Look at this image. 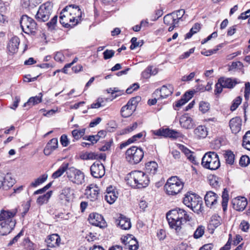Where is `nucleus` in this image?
I'll return each instance as SVG.
<instances>
[{
	"label": "nucleus",
	"instance_id": "20",
	"mask_svg": "<svg viewBox=\"0 0 250 250\" xmlns=\"http://www.w3.org/2000/svg\"><path fill=\"white\" fill-rule=\"evenodd\" d=\"M17 209H15L12 210H1L0 212V221H4L6 223H9L10 221H15L13 218L17 213Z\"/></svg>",
	"mask_w": 250,
	"mask_h": 250
},
{
	"label": "nucleus",
	"instance_id": "19",
	"mask_svg": "<svg viewBox=\"0 0 250 250\" xmlns=\"http://www.w3.org/2000/svg\"><path fill=\"white\" fill-rule=\"evenodd\" d=\"M229 125L232 132L236 134L241 130L242 119L239 117L233 118L229 121Z\"/></svg>",
	"mask_w": 250,
	"mask_h": 250
},
{
	"label": "nucleus",
	"instance_id": "23",
	"mask_svg": "<svg viewBox=\"0 0 250 250\" xmlns=\"http://www.w3.org/2000/svg\"><path fill=\"white\" fill-rule=\"evenodd\" d=\"M61 238L57 234H52L49 235L45 240L48 247L55 248L59 246Z\"/></svg>",
	"mask_w": 250,
	"mask_h": 250
},
{
	"label": "nucleus",
	"instance_id": "43",
	"mask_svg": "<svg viewBox=\"0 0 250 250\" xmlns=\"http://www.w3.org/2000/svg\"><path fill=\"white\" fill-rule=\"evenodd\" d=\"M15 180L12 176V174L7 173L6 175H4V184L7 183V186L11 187L15 184Z\"/></svg>",
	"mask_w": 250,
	"mask_h": 250
},
{
	"label": "nucleus",
	"instance_id": "64",
	"mask_svg": "<svg viewBox=\"0 0 250 250\" xmlns=\"http://www.w3.org/2000/svg\"><path fill=\"white\" fill-rule=\"evenodd\" d=\"M60 142L63 146H66L68 145L69 141L65 135H62L60 138Z\"/></svg>",
	"mask_w": 250,
	"mask_h": 250
},
{
	"label": "nucleus",
	"instance_id": "18",
	"mask_svg": "<svg viewBox=\"0 0 250 250\" xmlns=\"http://www.w3.org/2000/svg\"><path fill=\"white\" fill-rule=\"evenodd\" d=\"M15 221H10L9 223L3 222L0 224V235H5L9 233L14 228Z\"/></svg>",
	"mask_w": 250,
	"mask_h": 250
},
{
	"label": "nucleus",
	"instance_id": "44",
	"mask_svg": "<svg viewBox=\"0 0 250 250\" xmlns=\"http://www.w3.org/2000/svg\"><path fill=\"white\" fill-rule=\"evenodd\" d=\"M205 232V227L202 225H200L198 227L195 231L193 237L195 239H198L201 237Z\"/></svg>",
	"mask_w": 250,
	"mask_h": 250
},
{
	"label": "nucleus",
	"instance_id": "15",
	"mask_svg": "<svg viewBox=\"0 0 250 250\" xmlns=\"http://www.w3.org/2000/svg\"><path fill=\"white\" fill-rule=\"evenodd\" d=\"M173 88L171 85L169 84L168 86L163 85L160 90L158 89H156L153 95L154 96L160 95V97L158 98V100L163 99L167 98L170 95L173 93Z\"/></svg>",
	"mask_w": 250,
	"mask_h": 250
},
{
	"label": "nucleus",
	"instance_id": "29",
	"mask_svg": "<svg viewBox=\"0 0 250 250\" xmlns=\"http://www.w3.org/2000/svg\"><path fill=\"white\" fill-rule=\"evenodd\" d=\"M42 93H40L39 96L30 97L28 101L24 104L23 106H28L29 107H30L41 103L42 101Z\"/></svg>",
	"mask_w": 250,
	"mask_h": 250
},
{
	"label": "nucleus",
	"instance_id": "51",
	"mask_svg": "<svg viewBox=\"0 0 250 250\" xmlns=\"http://www.w3.org/2000/svg\"><path fill=\"white\" fill-rule=\"evenodd\" d=\"M250 163V159L247 155L241 156L239 161V164L241 166L245 167Z\"/></svg>",
	"mask_w": 250,
	"mask_h": 250
},
{
	"label": "nucleus",
	"instance_id": "38",
	"mask_svg": "<svg viewBox=\"0 0 250 250\" xmlns=\"http://www.w3.org/2000/svg\"><path fill=\"white\" fill-rule=\"evenodd\" d=\"M224 157L227 164L230 165L233 164L235 159V155L233 152L229 150L226 151L224 153Z\"/></svg>",
	"mask_w": 250,
	"mask_h": 250
},
{
	"label": "nucleus",
	"instance_id": "21",
	"mask_svg": "<svg viewBox=\"0 0 250 250\" xmlns=\"http://www.w3.org/2000/svg\"><path fill=\"white\" fill-rule=\"evenodd\" d=\"M180 124L183 128L187 129H191L194 126L192 118L188 116L187 114H185L181 117Z\"/></svg>",
	"mask_w": 250,
	"mask_h": 250
},
{
	"label": "nucleus",
	"instance_id": "7",
	"mask_svg": "<svg viewBox=\"0 0 250 250\" xmlns=\"http://www.w3.org/2000/svg\"><path fill=\"white\" fill-rule=\"evenodd\" d=\"M52 8V5L49 2H45L41 5L35 16L36 19L39 22L47 21L51 15Z\"/></svg>",
	"mask_w": 250,
	"mask_h": 250
},
{
	"label": "nucleus",
	"instance_id": "57",
	"mask_svg": "<svg viewBox=\"0 0 250 250\" xmlns=\"http://www.w3.org/2000/svg\"><path fill=\"white\" fill-rule=\"evenodd\" d=\"M57 16H55L49 22L46 23L47 26L50 29L53 30L55 28V25L57 23Z\"/></svg>",
	"mask_w": 250,
	"mask_h": 250
},
{
	"label": "nucleus",
	"instance_id": "6",
	"mask_svg": "<svg viewBox=\"0 0 250 250\" xmlns=\"http://www.w3.org/2000/svg\"><path fill=\"white\" fill-rule=\"evenodd\" d=\"M66 174L69 181L74 184L82 185L85 181L83 172L74 167H69L66 171Z\"/></svg>",
	"mask_w": 250,
	"mask_h": 250
},
{
	"label": "nucleus",
	"instance_id": "54",
	"mask_svg": "<svg viewBox=\"0 0 250 250\" xmlns=\"http://www.w3.org/2000/svg\"><path fill=\"white\" fill-rule=\"evenodd\" d=\"M127 246L128 247L130 250H136L138 249V242L133 236H132L131 241H130V243H128Z\"/></svg>",
	"mask_w": 250,
	"mask_h": 250
},
{
	"label": "nucleus",
	"instance_id": "46",
	"mask_svg": "<svg viewBox=\"0 0 250 250\" xmlns=\"http://www.w3.org/2000/svg\"><path fill=\"white\" fill-rule=\"evenodd\" d=\"M85 130V128L80 130L74 129L72 131V134L75 139L78 140L84 135Z\"/></svg>",
	"mask_w": 250,
	"mask_h": 250
},
{
	"label": "nucleus",
	"instance_id": "32",
	"mask_svg": "<svg viewBox=\"0 0 250 250\" xmlns=\"http://www.w3.org/2000/svg\"><path fill=\"white\" fill-rule=\"evenodd\" d=\"M133 108L134 107H131V106L127 104L121 108V112L122 116L125 118L129 117L135 110Z\"/></svg>",
	"mask_w": 250,
	"mask_h": 250
},
{
	"label": "nucleus",
	"instance_id": "28",
	"mask_svg": "<svg viewBox=\"0 0 250 250\" xmlns=\"http://www.w3.org/2000/svg\"><path fill=\"white\" fill-rule=\"evenodd\" d=\"M118 220V224L122 229L127 230L131 228V224L130 219L126 218L125 216L121 215Z\"/></svg>",
	"mask_w": 250,
	"mask_h": 250
},
{
	"label": "nucleus",
	"instance_id": "34",
	"mask_svg": "<svg viewBox=\"0 0 250 250\" xmlns=\"http://www.w3.org/2000/svg\"><path fill=\"white\" fill-rule=\"evenodd\" d=\"M67 13L62 12L61 13L60 17V23L65 27H68L70 26H72V23H70L69 21V19Z\"/></svg>",
	"mask_w": 250,
	"mask_h": 250
},
{
	"label": "nucleus",
	"instance_id": "49",
	"mask_svg": "<svg viewBox=\"0 0 250 250\" xmlns=\"http://www.w3.org/2000/svg\"><path fill=\"white\" fill-rule=\"evenodd\" d=\"M222 46H223L222 44H220L216 46V48L213 49L205 51H202L201 52V54L206 56H210L213 54L216 53V52L218 50H219L220 48L222 47Z\"/></svg>",
	"mask_w": 250,
	"mask_h": 250
},
{
	"label": "nucleus",
	"instance_id": "37",
	"mask_svg": "<svg viewBox=\"0 0 250 250\" xmlns=\"http://www.w3.org/2000/svg\"><path fill=\"white\" fill-rule=\"evenodd\" d=\"M52 194V191H48L46 194L40 196L37 200V203L39 205H42L44 203H46L48 201Z\"/></svg>",
	"mask_w": 250,
	"mask_h": 250
},
{
	"label": "nucleus",
	"instance_id": "60",
	"mask_svg": "<svg viewBox=\"0 0 250 250\" xmlns=\"http://www.w3.org/2000/svg\"><path fill=\"white\" fill-rule=\"evenodd\" d=\"M23 230H21V231L16 235L15 236L12 240H11L9 243H8V246H12V245L15 244L16 243H17L19 238L23 236Z\"/></svg>",
	"mask_w": 250,
	"mask_h": 250
},
{
	"label": "nucleus",
	"instance_id": "58",
	"mask_svg": "<svg viewBox=\"0 0 250 250\" xmlns=\"http://www.w3.org/2000/svg\"><path fill=\"white\" fill-rule=\"evenodd\" d=\"M240 229L244 232H247L250 228V224L248 222L243 220L239 226Z\"/></svg>",
	"mask_w": 250,
	"mask_h": 250
},
{
	"label": "nucleus",
	"instance_id": "52",
	"mask_svg": "<svg viewBox=\"0 0 250 250\" xmlns=\"http://www.w3.org/2000/svg\"><path fill=\"white\" fill-rule=\"evenodd\" d=\"M224 88L222 83L221 80L219 78L218 80L217 83L215 84V89L214 90V93L215 95L220 94L223 90V88Z\"/></svg>",
	"mask_w": 250,
	"mask_h": 250
},
{
	"label": "nucleus",
	"instance_id": "36",
	"mask_svg": "<svg viewBox=\"0 0 250 250\" xmlns=\"http://www.w3.org/2000/svg\"><path fill=\"white\" fill-rule=\"evenodd\" d=\"M175 13L173 12L171 14H167L164 17V22L165 24L169 25L172 24L176 23L177 21H178L175 18Z\"/></svg>",
	"mask_w": 250,
	"mask_h": 250
},
{
	"label": "nucleus",
	"instance_id": "41",
	"mask_svg": "<svg viewBox=\"0 0 250 250\" xmlns=\"http://www.w3.org/2000/svg\"><path fill=\"white\" fill-rule=\"evenodd\" d=\"M48 177L47 174H44L42 175L41 177L38 178L37 179L35 180L34 182H32L30 184L31 187H36L39 185L42 184L44 181H45Z\"/></svg>",
	"mask_w": 250,
	"mask_h": 250
},
{
	"label": "nucleus",
	"instance_id": "9",
	"mask_svg": "<svg viewBox=\"0 0 250 250\" xmlns=\"http://www.w3.org/2000/svg\"><path fill=\"white\" fill-rule=\"evenodd\" d=\"M127 160L132 164H138L141 161V147L132 146L125 153Z\"/></svg>",
	"mask_w": 250,
	"mask_h": 250
},
{
	"label": "nucleus",
	"instance_id": "42",
	"mask_svg": "<svg viewBox=\"0 0 250 250\" xmlns=\"http://www.w3.org/2000/svg\"><path fill=\"white\" fill-rule=\"evenodd\" d=\"M117 198L116 192L110 193H106L104 195V199L110 204H112L115 202Z\"/></svg>",
	"mask_w": 250,
	"mask_h": 250
},
{
	"label": "nucleus",
	"instance_id": "30",
	"mask_svg": "<svg viewBox=\"0 0 250 250\" xmlns=\"http://www.w3.org/2000/svg\"><path fill=\"white\" fill-rule=\"evenodd\" d=\"M68 163H63L59 169L52 174V177L53 179H56L61 177L64 172L67 170H68Z\"/></svg>",
	"mask_w": 250,
	"mask_h": 250
},
{
	"label": "nucleus",
	"instance_id": "53",
	"mask_svg": "<svg viewBox=\"0 0 250 250\" xmlns=\"http://www.w3.org/2000/svg\"><path fill=\"white\" fill-rule=\"evenodd\" d=\"M209 109V104L204 101H202L199 104V110L205 113L207 112Z\"/></svg>",
	"mask_w": 250,
	"mask_h": 250
},
{
	"label": "nucleus",
	"instance_id": "61",
	"mask_svg": "<svg viewBox=\"0 0 250 250\" xmlns=\"http://www.w3.org/2000/svg\"><path fill=\"white\" fill-rule=\"evenodd\" d=\"M83 139L91 142L92 144H94L98 141L97 139L98 137L97 136L95 135H90L88 136H85L83 138Z\"/></svg>",
	"mask_w": 250,
	"mask_h": 250
},
{
	"label": "nucleus",
	"instance_id": "5",
	"mask_svg": "<svg viewBox=\"0 0 250 250\" xmlns=\"http://www.w3.org/2000/svg\"><path fill=\"white\" fill-rule=\"evenodd\" d=\"M63 12L67 13L68 16H70L69 21L72 23V26L77 24L81 20L82 11L77 5H69L65 6L62 9Z\"/></svg>",
	"mask_w": 250,
	"mask_h": 250
},
{
	"label": "nucleus",
	"instance_id": "40",
	"mask_svg": "<svg viewBox=\"0 0 250 250\" xmlns=\"http://www.w3.org/2000/svg\"><path fill=\"white\" fill-rule=\"evenodd\" d=\"M98 155L94 152H85L80 155V158L82 160H94L97 159Z\"/></svg>",
	"mask_w": 250,
	"mask_h": 250
},
{
	"label": "nucleus",
	"instance_id": "31",
	"mask_svg": "<svg viewBox=\"0 0 250 250\" xmlns=\"http://www.w3.org/2000/svg\"><path fill=\"white\" fill-rule=\"evenodd\" d=\"M194 134L198 139L204 138L208 135L207 128L203 125H199L194 130Z\"/></svg>",
	"mask_w": 250,
	"mask_h": 250
},
{
	"label": "nucleus",
	"instance_id": "14",
	"mask_svg": "<svg viewBox=\"0 0 250 250\" xmlns=\"http://www.w3.org/2000/svg\"><path fill=\"white\" fill-rule=\"evenodd\" d=\"M89 223L92 225L104 228L106 226V222L103 217L97 213H92L89 214L88 217Z\"/></svg>",
	"mask_w": 250,
	"mask_h": 250
},
{
	"label": "nucleus",
	"instance_id": "12",
	"mask_svg": "<svg viewBox=\"0 0 250 250\" xmlns=\"http://www.w3.org/2000/svg\"><path fill=\"white\" fill-rule=\"evenodd\" d=\"M91 175L95 178H101L105 174V168L100 162L94 163L90 167Z\"/></svg>",
	"mask_w": 250,
	"mask_h": 250
},
{
	"label": "nucleus",
	"instance_id": "11",
	"mask_svg": "<svg viewBox=\"0 0 250 250\" xmlns=\"http://www.w3.org/2000/svg\"><path fill=\"white\" fill-rule=\"evenodd\" d=\"M153 134L159 136L177 139L181 137L182 134L178 131L169 128H160L153 131Z\"/></svg>",
	"mask_w": 250,
	"mask_h": 250
},
{
	"label": "nucleus",
	"instance_id": "27",
	"mask_svg": "<svg viewBox=\"0 0 250 250\" xmlns=\"http://www.w3.org/2000/svg\"><path fill=\"white\" fill-rule=\"evenodd\" d=\"M158 164L154 161H151L146 164L145 172H142L146 174L154 175L157 171Z\"/></svg>",
	"mask_w": 250,
	"mask_h": 250
},
{
	"label": "nucleus",
	"instance_id": "63",
	"mask_svg": "<svg viewBox=\"0 0 250 250\" xmlns=\"http://www.w3.org/2000/svg\"><path fill=\"white\" fill-rule=\"evenodd\" d=\"M174 12L175 13V18H176L178 21L179 20L182 18L185 13L184 9H180Z\"/></svg>",
	"mask_w": 250,
	"mask_h": 250
},
{
	"label": "nucleus",
	"instance_id": "8",
	"mask_svg": "<svg viewBox=\"0 0 250 250\" xmlns=\"http://www.w3.org/2000/svg\"><path fill=\"white\" fill-rule=\"evenodd\" d=\"M20 24L22 31L26 34L34 33L37 28L35 21L27 15H23L21 17Z\"/></svg>",
	"mask_w": 250,
	"mask_h": 250
},
{
	"label": "nucleus",
	"instance_id": "10",
	"mask_svg": "<svg viewBox=\"0 0 250 250\" xmlns=\"http://www.w3.org/2000/svg\"><path fill=\"white\" fill-rule=\"evenodd\" d=\"M141 171L135 170L130 172L126 177L127 184L134 188H139L141 185Z\"/></svg>",
	"mask_w": 250,
	"mask_h": 250
},
{
	"label": "nucleus",
	"instance_id": "2",
	"mask_svg": "<svg viewBox=\"0 0 250 250\" xmlns=\"http://www.w3.org/2000/svg\"><path fill=\"white\" fill-rule=\"evenodd\" d=\"M202 166L210 170L217 169L220 166L218 155L213 151H209L205 154L202 159Z\"/></svg>",
	"mask_w": 250,
	"mask_h": 250
},
{
	"label": "nucleus",
	"instance_id": "24",
	"mask_svg": "<svg viewBox=\"0 0 250 250\" xmlns=\"http://www.w3.org/2000/svg\"><path fill=\"white\" fill-rule=\"evenodd\" d=\"M58 142L57 138L50 140L46 145L43 152L45 155H49L53 151L58 147Z\"/></svg>",
	"mask_w": 250,
	"mask_h": 250
},
{
	"label": "nucleus",
	"instance_id": "1",
	"mask_svg": "<svg viewBox=\"0 0 250 250\" xmlns=\"http://www.w3.org/2000/svg\"><path fill=\"white\" fill-rule=\"evenodd\" d=\"M166 217L170 227L174 229L177 233L181 230L184 222L191 220L189 214L185 210L179 208L169 211Z\"/></svg>",
	"mask_w": 250,
	"mask_h": 250
},
{
	"label": "nucleus",
	"instance_id": "56",
	"mask_svg": "<svg viewBox=\"0 0 250 250\" xmlns=\"http://www.w3.org/2000/svg\"><path fill=\"white\" fill-rule=\"evenodd\" d=\"M115 51L113 50L106 49L103 53L104 58L105 60H108L114 56Z\"/></svg>",
	"mask_w": 250,
	"mask_h": 250
},
{
	"label": "nucleus",
	"instance_id": "25",
	"mask_svg": "<svg viewBox=\"0 0 250 250\" xmlns=\"http://www.w3.org/2000/svg\"><path fill=\"white\" fill-rule=\"evenodd\" d=\"M220 79L221 80L224 87L226 88L232 89L239 83L236 79L224 77H221Z\"/></svg>",
	"mask_w": 250,
	"mask_h": 250
},
{
	"label": "nucleus",
	"instance_id": "3",
	"mask_svg": "<svg viewBox=\"0 0 250 250\" xmlns=\"http://www.w3.org/2000/svg\"><path fill=\"white\" fill-rule=\"evenodd\" d=\"M184 187V183L177 177L169 178L164 186L166 193L170 195L178 194Z\"/></svg>",
	"mask_w": 250,
	"mask_h": 250
},
{
	"label": "nucleus",
	"instance_id": "26",
	"mask_svg": "<svg viewBox=\"0 0 250 250\" xmlns=\"http://www.w3.org/2000/svg\"><path fill=\"white\" fill-rule=\"evenodd\" d=\"M20 44V39L17 37H14L10 40L7 48L11 53H15L18 51Z\"/></svg>",
	"mask_w": 250,
	"mask_h": 250
},
{
	"label": "nucleus",
	"instance_id": "16",
	"mask_svg": "<svg viewBox=\"0 0 250 250\" xmlns=\"http://www.w3.org/2000/svg\"><path fill=\"white\" fill-rule=\"evenodd\" d=\"M217 198L216 193L211 191H208L204 198L206 206L210 208L215 207L217 203Z\"/></svg>",
	"mask_w": 250,
	"mask_h": 250
},
{
	"label": "nucleus",
	"instance_id": "35",
	"mask_svg": "<svg viewBox=\"0 0 250 250\" xmlns=\"http://www.w3.org/2000/svg\"><path fill=\"white\" fill-rule=\"evenodd\" d=\"M180 148L189 161L194 164H196L195 158L193 156L192 152L190 150L182 145L180 146Z\"/></svg>",
	"mask_w": 250,
	"mask_h": 250
},
{
	"label": "nucleus",
	"instance_id": "22",
	"mask_svg": "<svg viewBox=\"0 0 250 250\" xmlns=\"http://www.w3.org/2000/svg\"><path fill=\"white\" fill-rule=\"evenodd\" d=\"M232 204L235 210L242 211L247 205V200L245 197H238L232 200Z\"/></svg>",
	"mask_w": 250,
	"mask_h": 250
},
{
	"label": "nucleus",
	"instance_id": "45",
	"mask_svg": "<svg viewBox=\"0 0 250 250\" xmlns=\"http://www.w3.org/2000/svg\"><path fill=\"white\" fill-rule=\"evenodd\" d=\"M226 189H224V192L222 194V206L223 208V209L224 211H225L227 209V205L228 202L229 200V195L227 192H226Z\"/></svg>",
	"mask_w": 250,
	"mask_h": 250
},
{
	"label": "nucleus",
	"instance_id": "17",
	"mask_svg": "<svg viewBox=\"0 0 250 250\" xmlns=\"http://www.w3.org/2000/svg\"><path fill=\"white\" fill-rule=\"evenodd\" d=\"M73 190L69 187H66L62 190L59 197L62 203L69 202L73 198Z\"/></svg>",
	"mask_w": 250,
	"mask_h": 250
},
{
	"label": "nucleus",
	"instance_id": "55",
	"mask_svg": "<svg viewBox=\"0 0 250 250\" xmlns=\"http://www.w3.org/2000/svg\"><path fill=\"white\" fill-rule=\"evenodd\" d=\"M142 180H143V183H142V187L143 188H146L149 185L150 180L147 174L143 173V175H142Z\"/></svg>",
	"mask_w": 250,
	"mask_h": 250
},
{
	"label": "nucleus",
	"instance_id": "50",
	"mask_svg": "<svg viewBox=\"0 0 250 250\" xmlns=\"http://www.w3.org/2000/svg\"><path fill=\"white\" fill-rule=\"evenodd\" d=\"M241 102L242 98L240 96L236 97L233 101V103L230 106V110L232 111H234L241 103Z\"/></svg>",
	"mask_w": 250,
	"mask_h": 250
},
{
	"label": "nucleus",
	"instance_id": "4",
	"mask_svg": "<svg viewBox=\"0 0 250 250\" xmlns=\"http://www.w3.org/2000/svg\"><path fill=\"white\" fill-rule=\"evenodd\" d=\"M183 203L195 212L201 211L202 198L195 193H187L183 199Z\"/></svg>",
	"mask_w": 250,
	"mask_h": 250
},
{
	"label": "nucleus",
	"instance_id": "47",
	"mask_svg": "<svg viewBox=\"0 0 250 250\" xmlns=\"http://www.w3.org/2000/svg\"><path fill=\"white\" fill-rule=\"evenodd\" d=\"M141 101V97L137 96L132 98L130 100L127 104L129 105L131 107H134V109L136 110V107L139 104V103Z\"/></svg>",
	"mask_w": 250,
	"mask_h": 250
},
{
	"label": "nucleus",
	"instance_id": "39",
	"mask_svg": "<svg viewBox=\"0 0 250 250\" xmlns=\"http://www.w3.org/2000/svg\"><path fill=\"white\" fill-rule=\"evenodd\" d=\"M242 146L246 149L250 150V130L247 131L243 136Z\"/></svg>",
	"mask_w": 250,
	"mask_h": 250
},
{
	"label": "nucleus",
	"instance_id": "62",
	"mask_svg": "<svg viewBox=\"0 0 250 250\" xmlns=\"http://www.w3.org/2000/svg\"><path fill=\"white\" fill-rule=\"evenodd\" d=\"M133 235H127V236H125L123 238H122V243L125 246H127L128 243H130V241H131Z\"/></svg>",
	"mask_w": 250,
	"mask_h": 250
},
{
	"label": "nucleus",
	"instance_id": "48",
	"mask_svg": "<svg viewBox=\"0 0 250 250\" xmlns=\"http://www.w3.org/2000/svg\"><path fill=\"white\" fill-rule=\"evenodd\" d=\"M21 4L22 7L25 8H33L37 6L36 3L33 0H22Z\"/></svg>",
	"mask_w": 250,
	"mask_h": 250
},
{
	"label": "nucleus",
	"instance_id": "13",
	"mask_svg": "<svg viewBox=\"0 0 250 250\" xmlns=\"http://www.w3.org/2000/svg\"><path fill=\"white\" fill-rule=\"evenodd\" d=\"M100 189L99 187L95 184H91L87 187L85 195L86 198L91 201H96L99 196Z\"/></svg>",
	"mask_w": 250,
	"mask_h": 250
},
{
	"label": "nucleus",
	"instance_id": "33",
	"mask_svg": "<svg viewBox=\"0 0 250 250\" xmlns=\"http://www.w3.org/2000/svg\"><path fill=\"white\" fill-rule=\"evenodd\" d=\"M157 73H158V69L156 68H154L152 66H149L143 72L142 76L144 78L148 79L151 76V75H155Z\"/></svg>",
	"mask_w": 250,
	"mask_h": 250
},
{
	"label": "nucleus",
	"instance_id": "59",
	"mask_svg": "<svg viewBox=\"0 0 250 250\" xmlns=\"http://www.w3.org/2000/svg\"><path fill=\"white\" fill-rule=\"evenodd\" d=\"M139 87H140V85L138 83H134L126 89V93L127 94H131L134 91H135V90H137L138 89H139Z\"/></svg>",
	"mask_w": 250,
	"mask_h": 250
}]
</instances>
